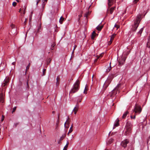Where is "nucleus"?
Listing matches in <instances>:
<instances>
[{"label":"nucleus","mask_w":150,"mask_h":150,"mask_svg":"<svg viewBox=\"0 0 150 150\" xmlns=\"http://www.w3.org/2000/svg\"><path fill=\"white\" fill-rule=\"evenodd\" d=\"M132 123L131 122L128 121L126 124L125 127V132L124 134L125 135H129L132 132Z\"/></svg>","instance_id":"1"},{"label":"nucleus","mask_w":150,"mask_h":150,"mask_svg":"<svg viewBox=\"0 0 150 150\" xmlns=\"http://www.w3.org/2000/svg\"><path fill=\"white\" fill-rule=\"evenodd\" d=\"M141 15H139L137 16L136 19L133 25H132L131 30L133 31H135L138 27L140 21L141 20Z\"/></svg>","instance_id":"2"},{"label":"nucleus","mask_w":150,"mask_h":150,"mask_svg":"<svg viewBox=\"0 0 150 150\" xmlns=\"http://www.w3.org/2000/svg\"><path fill=\"white\" fill-rule=\"evenodd\" d=\"M115 75V74H111L108 77L107 79L105 81L103 85V87L105 89H106L108 86Z\"/></svg>","instance_id":"3"},{"label":"nucleus","mask_w":150,"mask_h":150,"mask_svg":"<svg viewBox=\"0 0 150 150\" xmlns=\"http://www.w3.org/2000/svg\"><path fill=\"white\" fill-rule=\"evenodd\" d=\"M80 81L77 80L74 84L70 92V93H74L77 92L79 88Z\"/></svg>","instance_id":"4"},{"label":"nucleus","mask_w":150,"mask_h":150,"mask_svg":"<svg viewBox=\"0 0 150 150\" xmlns=\"http://www.w3.org/2000/svg\"><path fill=\"white\" fill-rule=\"evenodd\" d=\"M142 111L141 106L137 104H136L134 108V111L135 113H140Z\"/></svg>","instance_id":"5"},{"label":"nucleus","mask_w":150,"mask_h":150,"mask_svg":"<svg viewBox=\"0 0 150 150\" xmlns=\"http://www.w3.org/2000/svg\"><path fill=\"white\" fill-rule=\"evenodd\" d=\"M10 81V79L9 77H6V79L4 80L2 84V86L3 87H4L5 88H6L7 85L8 84Z\"/></svg>","instance_id":"6"},{"label":"nucleus","mask_w":150,"mask_h":150,"mask_svg":"<svg viewBox=\"0 0 150 150\" xmlns=\"http://www.w3.org/2000/svg\"><path fill=\"white\" fill-rule=\"evenodd\" d=\"M129 141L128 139H125L121 142V145L122 146L125 148L127 146V144L129 143Z\"/></svg>","instance_id":"7"},{"label":"nucleus","mask_w":150,"mask_h":150,"mask_svg":"<svg viewBox=\"0 0 150 150\" xmlns=\"http://www.w3.org/2000/svg\"><path fill=\"white\" fill-rule=\"evenodd\" d=\"M110 7L109 6V7L107 9V14L106 15V16H107L108 13H110V14H112L115 8V6L111 7L110 8H109Z\"/></svg>","instance_id":"8"},{"label":"nucleus","mask_w":150,"mask_h":150,"mask_svg":"<svg viewBox=\"0 0 150 150\" xmlns=\"http://www.w3.org/2000/svg\"><path fill=\"white\" fill-rule=\"evenodd\" d=\"M121 85L120 84H118L116 87L112 91V93H113L114 94H116L117 93H115V92H117V91H118L119 92V88H120V86Z\"/></svg>","instance_id":"9"},{"label":"nucleus","mask_w":150,"mask_h":150,"mask_svg":"<svg viewBox=\"0 0 150 150\" xmlns=\"http://www.w3.org/2000/svg\"><path fill=\"white\" fill-rule=\"evenodd\" d=\"M126 59L124 57H123L121 59H119L118 61L119 65H121L123 64L125 60Z\"/></svg>","instance_id":"10"},{"label":"nucleus","mask_w":150,"mask_h":150,"mask_svg":"<svg viewBox=\"0 0 150 150\" xmlns=\"http://www.w3.org/2000/svg\"><path fill=\"white\" fill-rule=\"evenodd\" d=\"M115 1L116 0H108V6L110 7Z\"/></svg>","instance_id":"11"},{"label":"nucleus","mask_w":150,"mask_h":150,"mask_svg":"<svg viewBox=\"0 0 150 150\" xmlns=\"http://www.w3.org/2000/svg\"><path fill=\"white\" fill-rule=\"evenodd\" d=\"M41 28V23H40L38 27V29L35 31L36 33V34H37V33H39L40 32H41L40 30H42Z\"/></svg>","instance_id":"12"},{"label":"nucleus","mask_w":150,"mask_h":150,"mask_svg":"<svg viewBox=\"0 0 150 150\" xmlns=\"http://www.w3.org/2000/svg\"><path fill=\"white\" fill-rule=\"evenodd\" d=\"M66 136V134H64L62 135V136L60 137V139L58 141V144H60L61 143V141H62L63 139Z\"/></svg>","instance_id":"13"},{"label":"nucleus","mask_w":150,"mask_h":150,"mask_svg":"<svg viewBox=\"0 0 150 150\" xmlns=\"http://www.w3.org/2000/svg\"><path fill=\"white\" fill-rule=\"evenodd\" d=\"M79 109V107L78 105H77L75 107L73 110V111L74 112V114H76V113L77 112L78 110Z\"/></svg>","instance_id":"14"},{"label":"nucleus","mask_w":150,"mask_h":150,"mask_svg":"<svg viewBox=\"0 0 150 150\" xmlns=\"http://www.w3.org/2000/svg\"><path fill=\"white\" fill-rule=\"evenodd\" d=\"M119 120L118 119H117L116 120V121L114 125V127L113 128V129H114L115 128V127H116L118 126L119 125Z\"/></svg>","instance_id":"15"},{"label":"nucleus","mask_w":150,"mask_h":150,"mask_svg":"<svg viewBox=\"0 0 150 150\" xmlns=\"http://www.w3.org/2000/svg\"><path fill=\"white\" fill-rule=\"evenodd\" d=\"M59 115L58 116V120L57 121L56 125V128H55V129L57 130L58 129V127L59 126Z\"/></svg>","instance_id":"16"},{"label":"nucleus","mask_w":150,"mask_h":150,"mask_svg":"<svg viewBox=\"0 0 150 150\" xmlns=\"http://www.w3.org/2000/svg\"><path fill=\"white\" fill-rule=\"evenodd\" d=\"M111 63L110 62V63L109 66V67H108V68L106 69V72H109L110 71V70L112 68V67H111Z\"/></svg>","instance_id":"17"},{"label":"nucleus","mask_w":150,"mask_h":150,"mask_svg":"<svg viewBox=\"0 0 150 150\" xmlns=\"http://www.w3.org/2000/svg\"><path fill=\"white\" fill-rule=\"evenodd\" d=\"M147 47L149 48H150V33L149 35V38L148 40V42L147 44Z\"/></svg>","instance_id":"18"},{"label":"nucleus","mask_w":150,"mask_h":150,"mask_svg":"<svg viewBox=\"0 0 150 150\" xmlns=\"http://www.w3.org/2000/svg\"><path fill=\"white\" fill-rule=\"evenodd\" d=\"M64 20V18L62 16H61L60 17L59 20V22L61 24H62L63 23V22Z\"/></svg>","instance_id":"19"},{"label":"nucleus","mask_w":150,"mask_h":150,"mask_svg":"<svg viewBox=\"0 0 150 150\" xmlns=\"http://www.w3.org/2000/svg\"><path fill=\"white\" fill-rule=\"evenodd\" d=\"M103 27V25L98 26L96 27V29L98 31H100Z\"/></svg>","instance_id":"20"},{"label":"nucleus","mask_w":150,"mask_h":150,"mask_svg":"<svg viewBox=\"0 0 150 150\" xmlns=\"http://www.w3.org/2000/svg\"><path fill=\"white\" fill-rule=\"evenodd\" d=\"M128 113L129 112L127 111L125 112L123 115L122 116V118L124 119L125 118Z\"/></svg>","instance_id":"21"},{"label":"nucleus","mask_w":150,"mask_h":150,"mask_svg":"<svg viewBox=\"0 0 150 150\" xmlns=\"http://www.w3.org/2000/svg\"><path fill=\"white\" fill-rule=\"evenodd\" d=\"M69 122L67 120L64 124V126L65 127L68 128L69 127Z\"/></svg>","instance_id":"22"},{"label":"nucleus","mask_w":150,"mask_h":150,"mask_svg":"<svg viewBox=\"0 0 150 150\" xmlns=\"http://www.w3.org/2000/svg\"><path fill=\"white\" fill-rule=\"evenodd\" d=\"M28 79L26 82V86L25 89L26 90H28L29 88V86L28 85Z\"/></svg>","instance_id":"23"},{"label":"nucleus","mask_w":150,"mask_h":150,"mask_svg":"<svg viewBox=\"0 0 150 150\" xmlns=\"http://www.w3.org/2000/svg\"><path fill=\"white\" fill-rule=\"evenodd\" d=\"M69 144V142L67 141L66 144L64 147L63 149V150H67Z\"/></svg>","instance_id":"24"},{"label":"nucleus","mask_w":150,"mask_h":150,"mask_svg":"<svg viewBox=\"0 0 150 150\" xmlns=\"http://www.w3.org/2000/svg\"><path fill=\"white\" fill-rule=\"evenodd\" d=\"M113 140V139H110L108 141V142H107V144H110L112 142Z\"/></svg>","instance_id":"25"},{"label":"nucleus","mask_w":150,"mask_h":150,"mask_svg":"<svg viewBox=\"0 0 150 150\" xmlns=\"http://www.w3.org/2000/svg\"><path fill=\"white\" fill-rule=\"evenodd\" d=\"M73 125H72L71 126V127H70V129H69V132H68V134H69V133H71L72 131H73Z\"/></svg>","instance_id":"26"},{"label":"nucleus","mask_w":150,"mask_h":150,"mask_svg":"<svg viewBox=\"0 0 150 150\" xmlns=\"http://www.w3.org/2000/svg\"><path fill=\"white\" fill-rule=\"evenodd\" d=\"M90 13H91V12L89 11L86 13L85 14L84 17H85L87 18L88 16V15H89L90 14Z\"/></svg>","instance_id":"27"},{"label":"nucleus","mask_w":150,"mask_h":150,"mask_svg":"<svg viewBox=\"0 0 150 150\" xmlns=\"http://www.w3.org/2000/svg\"><path fill=\"white\" fill-rule=\"evenodd\" d=\"M143 29H144L143 28H141L140 29V30L139 31V32L138 33L140 35V36L141 35V34L143 31Z\"/></svg>","instance_id":"28"},{"label":"nucleus","mask_w":150,"mask_h":150,"mask_svg":"<svg viewBox=\"0 0 150 150\" xmlns=\"http://www.w3.org/2000/svg\"><path fill=\"white\" fill-rule=\"evenodd\" d=\"M47 0H42V1H43V4H42V6H43V7H44V6H45V4H46V3L45 2V1L46 2V3L47 2Z\"/></svg>","instance_id":"29"},{"label":"nucleus","mask_w":150,"mask_h":150,"mask_svg":"<svg viewBox=\"0 0 150 150\" xmlns=\"http://www.w3.org/2000/svg\"><path fill=\"white\" fill-rule=\"evenodd\" d=\"M87 89L86 87H85V89H84V93L85 94H87Z\"/></svg>","instance_id":"30"},{"label":"nucleus","mask_w":150,"mask_h":150,"mask_svg":"<svg viewBox=\"0 0 150 150\" xmlns=\"http://www.w3.org/2000/svg\"><path fill=\"white\" fill-rule=\"evenodd\" d=\"M51 60L50 58L49 59L48 61L47 62V65H48L50 64V63Z\"/></svg>","instance_id":"31"},{"label":"nucleus","mask_w":150,"mask_h":150,"mask_svg":"<svg viewBox=\"0 0 150 150\" xmlns=\"http://www.w3.org/2000/svg\"><path fill=\"white\" fill-rule=\"evenodd\" d=\"M114 35H112L110 38V41L112 42L113 40L114 39Z\"/></svg>","instance_id":"32"},{"label":"nucleus","mask_w":150,"mask_h":150,"mask_svg":"<svg viewBox=\"0 0 150 150\" xmlns=\"http://www.w3.org/2000/svg\"><path fill=\"white\" fill-rule=\"evenodd\" d=\"M30 63H29L28 64V65L26 67V70H28L29 68V67L30 66Z\"/></svg>","instance_id":"33"},{"label":"nucleus","mask_w":150,"mask_h":150,"mask_svg":"<svg viewBox=\"0 0 150 150\" xmlns=\"http://www.w3.org/2000/svg\"><path fill=\"white\" fill-rule=\"evenodd\" d=\"M0 102L2 103L4 102V99L2 97L0 98Z\"/></svg>","instance_id":"34"},{"label":"nucleus","mask_w":150,"mask_h":150,"mask_svg":"<svg viewBox=\"0 0 150 150\" xmlns=\"http://www.w3.org/2000/svg\"><path fill=\"white\" fill-rule=\"evenodd\" d=\"M16 107H14L13 108V110L12 111V113H13L15 111V110H16Z\"/></svg>","instance_id":"35"},{"label":"nucleus","mask_w":150,"mask_h":150,"mask_svg":"<svg viewBox=\"0 0 150 150\" xmlns=\"http://www.w3.org/2000/svg\"><path fill=\"white\" fill-rule=\"evenodd\" d=\"M46 69H44L43 70V75H45L46 72Z\"/></svg>","instance_id":"36"},{"label":"nucleus","mask_w":150,"mask_h":150,"mask_svg":"<svg viewBox=\"0 0 150 150\" xmlns=\"http://www.w3.org/2000/svg\"><path fill=\"white\" fill-rule=\"evenodd\" d=\"M60 77H59V76H58L57 77V78L56 79L57 81H60Z\"/></svg>","instance_id":"37"},{"label":"nucleus","mask_w":150,"mask_h":150,"mask_svg":"<svg viewBox=\"0 0 150 150\" xmlns=\"http://www.w3.org/2000/svg\"><path fill=\"white\" fill-rule=\"evenodd\" d=\"M95 35H93L92 34V35H91V38L92 39V40H94V37H95Z\"/></svg>","instance_id":"38"},{"label":"nucleus","mask_w":150,"mask_h":150,"mask_svg":"<svg viewBox=\"0 0 150 150\" xmlns=\"http://www.w3.org/2000/svg\"><path fill=\"white\" fill-rule=\"evenodd\" d=\"M16 4L17 3H16V2H14L13 3L12 5L13 6H16Z\"/></svg>","instance_id":"39"},{"label":"nucleus","mask_w":150,"mask_h":150,"mask_svg":"<svg viewBox=\"0 0 150 150\" xmlns=\"http://www.w3.org/2000/svg\"><path fill=\"white\" fill-rule=\"evenodd\" d=\"M130 117L131 119H135V115H132Z\"/></svg>","instance_id":"40"},{"label":"nucleus","mask_w":150,"mask_h":150,"mask_svg":"<svg viewBox=\"0 0 150 150\" xmlns=\"http://www.w3.org/2000/svg\"><path fill=\"white\" fill-rule=\"evenodd\" d=\"M139 1V0H134L133 1V2L134 4H136Z\"/></svg>","instance_id":"41"},{"label":"nucleus","mask_w":150,"mask_h":150,"mask_svg":"<svg viewBox=\"0 0 150 150\" xmlns=\"http://www.w3.org/2000/svg\"><path fill=\"white\" fill-rule=\"evenodd\" d=\"M4 115H2V119H1V122H2L4 120Z\"/></svg>","instance_id":"42"},{"label":"nucleus","mask_w":150,"mask_h":150,"mask_svg":"<svg viewBox=\"0 0 150 150\" xmlns=\"http://www.w3.org/2000/svg\"><path fill=\"white\" fill-rule=\"evenodd\" d=\"M59 83V81H57L56 83V86H58Z\"/></svg>","instance_id":"43"},{"label":"nucleus","mask_w":150,"mask_h":150,"mask_svg":"<svg viewBox=\"0 0 150 150\" xmlns=\"http://www.w3.org/2000/svg\"><path fill=\"white\" fill-rule=\"evenodd\" d=\"M99 57H100V56H98L97 59H95V60L94 62H96L97 61L98 59L99 58Z\"/></svg>","instance_id":"44"},{"label":"nucleus","mask_w":150,"mask_h":150,"mask_svg":"<svg viewBox=\"0 0 150 150\" xmlns=\"http://www.w3.org/2000/svg\"><path fill=\"white\" fill-rule=\"evenodd\" d=\"M114 27L117 28V29L119 28V26L117 25H115Z\"/></svg>","instance_id":"45"},{"label":"nucleus","mask_w":150,"mask_h":150,"mask_svg":"<svg viewBox=\"0 0 150 150\" xmlns=\"http://www.w3.org/2000/svg\"><path fill=\"white\" fill-rule=\"evenodd\" d=\"M40 1V0H36V2H37L36 5H38L39 2Z\"/></svg>","instance_id":"46"},{"label":"nucleus","mask_w":150,"mask_h":150,"mask_svg":"<svg viewBox=\"0 0 150 150\" xmlns=\"http://www.w3.org/2000/svg\"><path fill=\"white\" fill-rule=\"evenodd\" d=\"M11 26L12 28H13V27H14V25L13 24H12L11 25Z\"/></svg>","instance_id":"47"},{"label":"nucleus","mask_w":150,"mask_h":150,"mask_svg":"<svg viewBox=\"0 0 150 150\" xmlns=\"http://www.w3.org/2000/svg\"><path fill=\"white\" fill-rule=\"evenodd\" d=\"M79 18L78 21H79L80 20V18L82 16V15H79Z\"/></svg>","instance_id":"48"},{"label":"nucleus","mask_w":150,"mask_h":150,"mask_svg":"<svg viewBox=\"0 0 150 150\" xmlns=\"http://www.w3.org/2000/svg\"><path fill=\"white\" fill-rule=\"evenodd\" d=\"M76 47H77V46L76 45H74V49H73L74 50H75V49H76Z\"/></svg>","instance_id":"49"},{"label":"nucleus","mask_w":150,"mask_h":150,"mask_svg":"<svg viewBox=\"0 0 150 150\" xmlns=\"http://www.w3.org/2000/svg\"><path fill=\"white\" fill-rule=\"evenodd\" d=\"M27 20H28V19L27 18L26 19H25V21H24V23L25 24L26 23V22H27Z\"/></svg>","instance_id":"50"},{"label":"nucleus","mask_w":150,"mask_h":150,"mask_svg":"<svg viewBox=\"0 0 150 150\" xmlns=\"http://www.w3.org/2000/svg\"><path fill=\"white\" fill-rule=\"evenodd\" d=\"M92 34H93V35H96V32L95 31H93Z\"/></svg>","instance_id":"51"},{"label":"nucleus","mask_w":150,"mask_h":150,"mask_svg":"<svg viewBox=\"0 0 150 150\" xmlns=\"http://www.w3.org/2000/svg\"><path fill=\"white\" fill-rule=\"evenodd\" d=\"M112 42V41H110V40L109 41L108 43V45H110Z\"/></svg>","instance_id":"52"},{"label":"nucleus","mask_w":150,"mask_h":150,"mask_svg":"<svg viewBox=\"0 0 150 150\" xmlns=\"http://www.w3.org/2000/svg\"><path fill=\"white\" fill-rule=\"evenodd\" d=\"M55 45V44H54H54H52V47H54Z\"/></svg>","instance_id":"53"},{"label":"nucleus","mask_w":150,"mask_h":150,"mask_svg":"<svg viewBox=\"0 0 150 150\" xmlns=\"http://www.w3.org/2000/svg\"><path fill=\"white\" fill-rule=\"evenodd\" d=\"M32 16V15H31V16H30V18H29V20L30 21H31V19L32 18H31Z\"/></svg>","instance_id":"54"},{"label":"nucleus","mask_w":150,"mask_h":150,"mask_svg":"<svg viewBox=\"0 0 150 150\" xmlns=\"http://www.w3.org/2000/svg\"><path fill=\"white\" fill-rule=\"evenodd\" d=\"M27 71H28V70L26 69L25 75H26L27 74Z\"/></svg>","instance_id":"55"},{"label":"nucleus","mask_w":150,"mask_h":150,"mask_svg":"<svg viewBox=\"0 0 150 150\" xmlns=\"http://www.w3.org/2000/svg\"><path fill=\"white\" fill-rule=\"evenodd\" d=\"M12 64L13 65H15V62H13L12 63Z\"/></svg>","instance_id":"56"},{"label":"nucleus","mask_w":150,"mask_h":150,"mask_svg":"<svg viewBox=\"0 0 150 150\" xmlns=\"http://www.w3.org/2000/svg\"><path fill=\"white\" fill-rule=\"evenodd\" d=\"M103 56V54H102L100 55V56L101 57H102Z\"/></svg>","instance_id":"57"},{"label":"nucleus","mask_w":150,"mask_h":150,"mask_svg":"<svg viewBox=\"0 0 150 150\" xmlns=\"http://www.w3.org/2000/svg\"><path fill=\"white\" fill-rule=\"evenodd\" d=\"M52 113L53 114H54L55 113V112L54 111H53L52 112Z\"/></svg>","instance_id":"58"},{"label":"nucleus","mask_w":150,"mask_h":150,"mask_svg":"<svg viewBox=\"0 0 150 150\" xmlns=\"http://www.w3.org/2000/svg\"><path fill=\"white\" fill-rule=\"evenodd\" d=\"M74 50H73V52H72V54H73L74 53Z\"/></svg>","instance_id":"59"},{"label":"nucleus","mask_w":150,"mask_h":150,"mask_svg":"<svg viewBox=\"0 0 150 150\" xmlns=\"http://www.w3.org/2000/svg\"><path fill=\"white\" fill-rule=\"evenodd\" d=\"M21 8H20V9H19V12H21Z\"/></svg>","instance_id":"60"},{"label":"nucleus","mask_w":150,"mask_h":150,"mask_svg":"<svg viewBox=\"0 0 150 150\" xmlns=\"http://www.w3.org/2000/svg\"><path fill=\"white\" fill-rule=\"evenodd\" d=\"M16 1L17 2H19L20 1H19V0H16Z\"/></svg>","instance_id":"61"},{"label":"nucleus","mask_w":150,"mask_h":150,"mask_svg":"<svg viewBox=\"0 0 150 150\" xmlns=\"http://www.w3.org/2000/svg\"><path fill=\"white\" fill-rule=\"evenodd\" d=\"M78 101L79 102H80L81 101V100H80Z\"/></svg>","instance_id":"62"},{"label":"nucleus","mask_w":150,"mask_h":150,"mask_svg":"<svg viewBox=\"0 0 150 150\" xmlns=\"http://www.w3.org/2000/svg\"><path fill=\"white\" fill-rule=\"evenodd\" d=\"M51 49L52 50H53V49H52L51 48Z\"/></svg>","instance_id":"63"},{"label":"nucleus","mask_w":150,"mask_h":150,"mask_svg":"<svg viewBox=\"0 0 150 150\" xmlns=\"http://www.w3.org/2000/svg\"><path fill=\"white\" fill-rule=\"evenodd\" d=\"M127 8L126 9V10H127Z\"/></svg>","instance_id":"64"}]
</instances>
